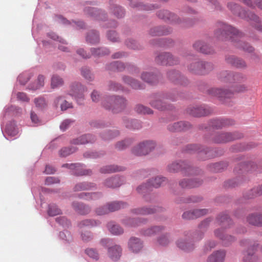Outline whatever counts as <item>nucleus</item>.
Segmentation results:
<instances>
[{"mask_svg":"<svg viewBox=\"0 0 262 262\" xmlns=\"http://www.w3.org/2000/svg\"><path fill=\"white\" fill-rule=\"evenodd\" d=\"M214 35L219 39H230L232 41L236 42V46L245 51L250 53L254 51V48L252 46L239 40L243 36V33L231 26L222 24L221 28L215 31Z\"/></svg>","mask_w":262,"mask_h":262,"instance_id":"obj_1","label":"nucleus"},{"mask_svg":"<svg viewBox=\"0 0 262 262\" xmlns=\"http://www.w3.org/2000/svg\"><path fill=\"white\" fill-rule=\"evenodd\" d=\"M248 91V86L245 83L236 84L233 91L224 90L219 88H212L209 90L211 95L217 97L222 101L225 102L226 99L231 98L235 93H245Z\"/></svg>","mask_w":262,"mask_h":262,"instance_id":"obj_2","label":"nucleus"},{"mask_svg":"<svg viewBox=\"0 0 262 262\" xmlns=\"http://www.w3.org/2000/svg\"><path fill=\"white\" fill-rule=\"evenodd\" d=\"M126 100L122 97L112 96L107 98L102 102L106 109L112 110L114 113L122 111L126 106Z\"/></svg>","mask_w":262,"mask_h":262,"instance_id":"obj_3","label":"nucleus"},{"mask_svg":"<svg viewBox=\"0 0 262 262\" xmlns=\"http://www.w3.org/2000/svg\"><path fill=\"white\" fill-rule=\"evenodd\" d=\"M220 79L226 83H241L246 80V77L241 73H234L230 71H225L221 72Z\"/></svg>","mask_w":262,"mask_h":262,"instance_id":"obj_4","label":"nucleus"},{"mask_svg":"<svg viewBox=\"0 0 262 262\" xmlns=\"http://www.w3.org/2000/svg\"><path fill=\"white\" fill-rule=\"evenodd\" d=\"M213 68V65L209 62L196 61L192 63L188 67L189 70L196 74H205L211 71Z\"/></svg>","mask_w":262,"mask_h":262,"instance_id":"obj_5","label":"nucleus"},{"mask_svg":"<svg viewBox=\"0 0 262 262\" xmlns=\"http://www.w3.org/2000/svg\"><path fill=\"white\" fill-rule=\"evenodd\" d=\"M228 7L234 13L237 14L239 16L243 18H249V19L252 20L256 23L260 22L259 18L255 14L247 12L237 5L230 3L228 4Z\"/></svg>","mask_w":262,"mask_h":262,"instance_id":"obj_6","label":"nucleus"},{"mask_svg":"<svg viewBox=\"0 0 262 262\" xmlns=\"http://www.w3.org/2000/svg\"><path fill=\"white\" fill-rule=\"evenodd\" d=\"M156 146V143L152 141H146L140 143L135 147L132 152L137 156H142L148 154Z\"/></svg>","mask_w":262,"mask_h":262,"instance_id":"obj_7","label":"nucleus"},{"mask_svg":"<svg viewBox=\"0 0 262 262\" xmlns=\"http://www.w3.org/2000/svg\"><path fill=\"white\" fill-rule=\"evenodd\" d=\"M242 137V135L239 133H222L214 138V142L216 143H226L238 139Z\"/></svg>","mask_w":262,"mask_h":262,"instance_id":"obj_8","label":"nucleus"},{"mask_svg":"<svg viewBox=\"0 0 262 262\" xmlns=\"http://www.w3.org/2000/svg\"><path fill=\"white\" fill-rule=\"evenodd\" d=\"M156 61L158 64L171 66L177 64L178 59L169 53H162L156 58Z\"/></svg>","mask_w":262,"mask_h":262,"instance_id":"obj_9","label":"nucleus"},{"mask_svg":"<svg viewBox=\"0 0 262 262\" xmlns=\"http://www.w3.org/2000/svg\"><path fill=\"white\" fill-rule=\"evenodd\" d=\"M165 181V178L164 177H156L154 180H151L147 185H142L139 186L137 190L139 193L146 192L149 189V186H152L154 187L157 188L160 187L163 183Z\"/></svg>","mask_w":262,"mask_h":262,"instance_id":"obj_10","label":"nucleus"},{"mask_svg":"<svg viewBox=\"0 0 262 262\" xmlns=\"http://www.w3.org/2000/svg\"><path fill=\"white\" fill-rule=\"evenodd\" d=\"M126 206V204L124 203H119L117 202H113L107 204L108 208L103 211H100V208H97L95 210L96 213L99 215H102L107 214L110 212L116 211L121 208H124Z\"/></svg>","mask_w":262,"mask_h":262,"instance_id":"obj_11","label":"nucleus"},{"mask_svg":"<svg viewBox=\"0 0 262 262\" xmlns=\"http://www.w3.org/2000/svg\"><path fill=\"white\" fill-rule=\"evenodd\" d=\"M85 89L80 83H74L71 85L69 95L74 97L76 99H82Z\"/></svg>","mask_w":262,"mask_h":262,"instance_id":"obj_12","label":"nucleus"},{"mask_svg":"<svg viewBox=\"0 0 262 262\" xmlns=\"http://www.w3.org/2000/svg\"><path fill=\"white\" fill-rule=\"evenodd\" d=\"M187 113L194 117H202L210 113L209 109L204 106H190L187 110Z\"/></svg>","mask_w":262,"mask_h":262,"instance_id":"obj_13","label":"nucleus"},{"mask_svg":"<svg viewBox=\"0 0 262 262\" xmlns=\"http://www.w3.org/2000/svg\"><path fill=\"white\" fill-rule=\"evenodd\" d=\"M158 17L165 20H169L171 22L180 24L181 20L177 15L170 13L167 10H160L158 13Z\"/></svg>","mask_w":262,"mask_h":262,"instance_id":"obj_14","label":"nucleus"},{"mask_svg":"<svg viewBox=\"0 0 262 262\" xmlns=\"http://www.w3.org/2000/svg\"><path fill=\"white\" fill-rule=\"evenodd\" d=\"M208 212V210L206 209H196L192 211H186L183 214V218L187 220L194 219L202 215H204Z\"/></svg>","mask_w":262,"mask_h":262,"instance_id":"obj_15","label":"nucleus"},{"mask_svg":"<svg viewBox=\"0 0 262 262\" xmlns=\"http://www.w3.org/2000/svg\"><path fill=\"white\" fill-rule=\"evenodd\" d=\"M69 168L74 170V174L77 176H89L92 173L91 169H85L80 164H71Z\"/></svg>","mask_w":262,"mask_h":262,"instance_id":"obj_16","label":"nucleus"},{"mask_svg":"<svg viewBox=\"0 0 262 262\" xmlns=\"http://www.w3.org/2000/svg\"><path fill=\"white\" fill-rule=\"evenodd\" d=\"M176 245L179 249L187 252L192 250L194 248L193 244L186 237L179 238Z\"/></svg>","mask_w":262,"mask_h":262,"instance_id":"obj_17","label":"nucleus"},{"mask_svg":"<svg viewBox=\"0 0 262 262\" xmlns=\"http://www.w3.org/2000/svg\"><path fill=\"white\" fill-rule=\"evenodd\" d=\"M193 47L196 50L206 54H210L213 53V50L202 41H197L193 45Z\"/></svg>","mask_w":262,"mask_h":262,"instance_id":"obj_18","label":"nucleus"},{"mask_svg":"<svg viewBox=\"0 0 262 262\" xmlns=\"http://www.w3.org/2000/svg\"><path fill=\"white\" fill-rule=\"evenodd\" d=\"M191 125L187 122H178L168 125V129L171 132H180L189 128Z\"/></svg>","mask_w":262,"mask_h":262,"instance_id":"obj_19","label":"nucleus"},{"mask_svg":"<svg viewBox=\"0 0 262 262\" xmlns=\"http://www.w3.org/2000/svg\"><path fill=\"white\" fill-rule=\"evenodd\" d=\"M128 246L130 250L134 253L139 252L143 247L141 240L136 237H131L129 240Z\"/></svg>","mask_w":262,"mask_h":262,"instance_id":"obj_20","label":"nucleus"},{"mask_svg":"<svg viewBox=\"0 0 262 262\" xmlns=\"http://www.w3.org/2000/svg\"><path fill=\"white\" fill-rule=\"evenodd\" d=\"M226 61L233 66L239 69L245 68L247 64L243 59L234 56H230L226 58Z\"/></svg>","mask_w":262,"mask_h":262,"instance_id":"obj_21","label":"nucleus"},{"mask_svg":"<svg viewBox=\"0 0 262 262\" xmlns=\"http://www.w3.org/2000/svg\"><path fill=\"white\" fill-rule=\"evenodd\" d=\"M202 182V180L199 179L188 180L184 179L180 181L179 185L182 188H192L200 186Z\"/></svg>","mask_w":262,"mask_h":262,"instance_id":"obj_22","label":"nucleus"},{"mask_svg":"<svg viewBox=\"0 0 262 262\" xmlns=\"http://www.w3.org/2000/svg\"><path fill=\"white\" fill-rule=\"evenodd\" d=\"M123 182L120 177L115 176L108 178L104 182V185L110 188H115L120 186Z\"/></svg>","mask_w":262,"mask_h":262,"instance_id":"obj_23","label":"nucleus"},{"mask_svg":"<svg viewBox=\"0 0 262 262\" xmlns=\"http://www.w3.org/2000/svg\"><path fill=\"white\" fill-rule=\"evenodd\" d=\"M225 257L224 251H216L208 257L207 262H223Z\"/></svg>","mask_w":262,"mask_h":262,"instance_id":"obj_24","label":"nucleus"},{"mask_svg":"<svg viewBox=\"0 0 262 262\" xmlns=\"http://www.w3.org/2000/svg\"><path fill=\"white\" fill-rule=\"evenodd\" d=\"M122 249L120 246L115 245L110 248L108 250V253L110 257L113 260H117L121 256Z\"/></svg>","mask_w":262,"mask_h":262,"instance_id":"obj_25","label":"nucleus"},{"mask_svg":"<svg viewBox=\"0 0 262 262\" xmlns=\"http://www.w3.org/2000/svg\"><path fill=\"white\" fill-rule=\"evenodd\" d=\"M216 237H219L225 245H228L230 242L234 241V237L231 235H225L223 230L217 229L214 231Z\"/></svg>","mask_w":262,"mask_h":262,"instance_id":"obj_26","label":"nucleus"},{"mask_svg":"<svg viewBox=\"0 0 262 262\" xmlns=\"http://www.w3.org/2000/svg\"><path fill=\"white\" fill-rule=\"evenodd\" d=\"M94 137L92 135H84L80 136L77 139H74L72 141L74 144H84L88 143H92L94 142Z\"/></svg>","mask_w":262,"mask_h":262,"instance_id":"obj_27","label":"nucleus"},{"mask_svg":"<svg viewBox=\"0 0 262 262\" xmlns=\"http://www.w3.org/2000/svg\"><path fill=\"white\" fill-rule=\"evenodd\" d=\"M165 228L163 226H155L143 230L142 234L145 236H150L163 231Z\"/></svg>","mask_w":262,"mask_h":262,"instance_id":"obj_28","label":"nucleus"},{"mask_svg":"<svg viewBox=\"0 0 262 262\" xmlns=\"http://www.w3.org/2000/svg\"><path fill=\"white\" fill-rule=\"evenodd\" d=\"M162 210L163 209L161 207H157L156 208H148L143 207L141 208L135 209L133 210V211L135 213L138 214L146 215L152 214L156 212H160L162 211Z\"/></svg>","mask_w":262,"mask_h":262,"instance_id":"obj_29","label":"nucleus"},{"mask_svg":"<svg viewBox=\"0 0 262 262\" xmlns=\"http://www.w3.org/2000/svg\"><path fill=\"white\" fill-rule=\"evenodd\" d=\"M171 32L170 29H164L163 27H156L151 28L149 34L152 36L167 35Z\"/></svg>","mask_w":262,"mask_h":262,"instance_id":"obj_30","label":"nucleus"},{"mask_svg":"<svg viewBox=\"0 0 262 262\" xmlns=\"http://www.w3.org/2000/svg\"><path fill=\"white\" fill-rule=\"evenodd\" d=\"M72 206L78 213L82 215L88 214L91 211V208L89 206L78 202H73Z\"/></svg>","mask_w":262,"mask_h":262,"instance_id":"obj_31","label":"nucleus"},{"mask_svg":"<svg viewBox=\"0 0 262 262\" xmlns=\"http://www.w3.org/2000/svg\"><path fill=\"white\" fill-rule=\"evenodd\" d=\"M141 79L148 83H155L157 82V76L151 73L143 72L141 74Z\"/></svg>","mask_w":262,"mask_h":262,"instance_id":"obj_32","label":"nucleus"},{"mask_svg":"<svg viewBox=\"0 0 262 262\" xmlns=\"http://www.w3.org/2000/svg\"><path fill=\"white\" fill-rule=\"evenodd\" d=\"M247 221L250 224L262 226V215L251 214L248 217Z\"/></svg>","mask_w":262,"mask_h":262,"instance_id":"obj_33","label":"nucleus"},{"mask_svg":"<svg viewBox=\"0 0 262 262\" xmlns=\"http://www.w3.org/2000/svg\"><path fill=\"white\" fill-rule=\"evenodd\" d=\"M96 185L94 183L89 182H82L77 184L75 187V191H83L89 190L92 188H95Z\"/></svg>","mask_w":262,"mask_h":262,"instance_id":"obj_34","label":"nucleus"},{"mask_svg":"<svg viewBox=\"0 0 262 262\" xmlns=\"http://www.w3.org/2000/svg\"><path fill=\"white\" fill-rule=\"evenodd\" d=\"M217 221L219 224L225 227H229L231 224V220L228 217L227 214L222 213L219 215L217 218Z\"/></svg>","mask_w":262,"mask_h":262,"instance_id":"obj_35","label":"nucleus"},{"mask_svg":"<svg viewBox=\"0 0 262 262\" xmlns=\"http://www.w3.org/2000/svg\"><path fill=\"white\" fill-rule=\"evenodd\" d=\"M122 167L117 165H108L103 167L100 169V172L103 173H111L123 170Z\"/></svg>","mask_w":262,"mask_h":262,"instance_id":"obj_36","label":"nucleus"},{"mask_svg":"<svg viewBox=\"0 0 262 262\" xmlns=\"http://www.w3.org/2000/svg\"><path fill=\"white\" fill-rule=\"evenodd\" d=\"M123 79L124 82L129 84L134 89H140L142 88V85H141L138 81L129 77H124Z\"/></svg>","mask_w":262,"mask_h":262,"instance_id":"obj_37","label":"nucleus"},{"mask_svg":"<svg viewBox=\"0 0 262 262\" xmlns=\"http://www.w3.org/2000/svg\"><path fill=\"white\" fill-rule=\"evenodd\" d=\"M108 228L113 234L119 235L123 232V229L119 225L114 224L113 223H108Z\"/></svg>","mask_w":262,"mask_h":262,"instance_id":"obj_38","label":"nucleus"},{"mask_svg":"<svg viewBox=\"0 0 262 262\" xmlns=\"http://www.w3.org/2000/svg\"><path fill=\"white\" fill-rule=\"evenodd\" d=\"M124 64L120 61H115L111 63L108 67V69L111 71H122L125 68Z\"/></svg>","mask_w":262,"mask_h":262,"instance_id":"obj_39","label":"nucleus"},{"mask_svg":"<svg viewBox=\"0 0 262 262\" xmlns=\"http://www.w3.org/2000/svg\"><path fill=\"white\" fill-rule=\"evenodd\" d=\"M163 103H164L160 99L157 98L154 99L150 102V105L152 107L160 110H164L167 108L166 105L163 104Z\"/></svg>","mask_w":262,"mask_h":262,"instance_id":"obj_40","label":"nucleus"},{"mask_svg":"<svg viewBox=\"0 0 262 262\" xmlns=\"http://www.w3.org/2000/svg\"><path fill=\"white\" fill-rule=\"evenodd\" d=\"M99 40L98 34L95 31H91L86 37V41L92 44L98 42Z\"/></svg>","mask_w":262,"mask_h":262,"instance_id":"obj_41","label":"nucleus"},{"mask_svg":"<svg viewBox=\"0 0 262 262\" xmlns=\"http://www.w3.org/2000/svg\"><path fill=\"white\" fill-rule=\"evenodd\" d=\"M254 246L249 249L248 251L245 253L244 260L245 262H254L255 257L253 256Z\"/></svg>","mask_w":262,"mask_h":262,"instance_id":"obj_42","label":"nucleus"},{"mask_svg":"<svg viewBox=\"0 0 262 262\" xmlns=\"http://www.w3.org/2000/svg\"><path fill=\"white\" fill-rule=\"evenodd\" d=\"M99 224L100 223L96 221L86 219L81 221L79 224V226L81 228L84 227H94Z\"/></svg>","mask_w":262,"mask_h":262,"instance_id":"obj_43","label":"nucleus"},{"mask_svg":"<svg viewBox=\"0 0 262 262\" xmlns=\"http://www.w3.org/2000/svg\"><path fill=\"white\" fill-rule=\"evenodd\" d=\"M63 81L61 78L57 75H54L51 79V87L53 89L61 86Z\"/></svg>","mask_w":262,"mask_h":262,"instance_id":"obj_44","label":"nucleus"},{"mask_svg":"<svg viewBox=\"0 0 262 262\" xmlns=\"http://www.w3.org/2000/svg\"><path fill=\"white\" fill-rule=\"evenodd\" d=\"M170 241V238L169 234H166L160 236L157 239V243L160 246H166Z\"/></svg>","mask_w":262,"mask_h":262,"instance_id":"obj_45","label":"nucleus"},{"mask_svg":"<svg viewBox=\"0 0 262 262\" xmlns=\"http://www.w3.org/2000/svg\"><path fill=\"white\" fill-rule=\"evenodd\" d=\"M143 222V220L138 218L128 219L124 221V224L129 226L135 227L140 225Z\"/></svg>","mask_w":262,"mask_h":262,"instance_id":"obj_46","label":"nucleus"},{"mask_svg":"<svg viewBox=\"0 0 262 262\" xmlns=\"http://www.w3.org/2000/svg\"><path fill=\"white\" fill-rule=\"evenodd\" d=\"M100 194L97 193H85L83 192L79 194V197L81 199H83L86 200H95L98 198Z\"/></svg>","mask_w":262,"mask_h":262,"instance_id":"obj_47","label":"nucleus"},{"mask_svg":"<svg viewBox=\"0 0 262 262\" xmlns=\"http://www.w3.org/2000/svg\"><path fill=\"white\" fill-rule=\"evenodd\" d=\"M183 163V162H181V163L177 162L172 163L168 166L167 170L170 172H177L182 169V166Z\"/></svg>","mask_w":262,"mask_h":262,"instance_id":"obj_48","label":"nucleus"},{"mask_svg":"<svg viewBox=\"0 0 262 262\" xmlns=\"http://www.w3.org/2000/svg\"><path fill=\"white\" fill-rule=\"evenodd\" d=\"M136 111L139 114H150L152 113V110L142 105H138L135 107Z\"/></svg>","mask_w":262,"mask_h":262,"instance_id":"obj_49","label":"nucleus"},{"mask_svg":"<svg viewBox=\"0 0 262 262\" xmlns=\"http://www.w3.org/2000/svg\"><path fill=\"white\" fill-rule=\"evenodd\" d=\"M48 214L50 216H55L61 213V210L56 205L51 204L49 206Z\"/></svg>","mask_w":262,"mask_h":262,"instance_id":"obj_50","label":"nucleus"},{"mask_svg":"<svg viewBox=\"0 0 262 262\" xmlns=\"http://www.w3.org/2000/svg\"><path fill=\"white\" fill-rule=\"evenodd\" d=\"M75 151L76 148L74 147H64L60 149L59 151V154L60 157H65L73 153Z\"/></svg>","mask_w":262,"mask_h":262,"instance_id":"obj_51","label":"nucleus"},{"mask_svg":"<svg viewBox=\"0 0 262 262\" xmlns=\"http://www.w3.org/2000/svg\"><path fill=\"white\" fill-rule=\"evenodd\" d=\"M91 52L93 55H96V56L107 55L110 53V51L108 49H103V48L92 49Z\"/></svg>","mask_w":262,"mask_h":262,"instance_id":"obj_52","label":"nucleus"},{"mask_svg":"<svg viewBox=\"0 0 262 262\" xmlns=\"http://www.w3.org/2000/svg\"><path fill=\"white\" fill-rule=\"evenodd\" d=\"M45 77L42 75H39L37 78L36 83L34 84L31 86V89L33 90H36L40 89L43 86Z\"/></svg>","mask_w":262,"mask_h":262,"instance_id":"obj_53","label":"nucleus"},{"mask_svg":"<svg viewBox=\"0 0 262 262\" xmlns=\"http://www.w3.org/2000/svg\"><path fill=\"white\" fill-rule=\"evenodd\" d=\"M230 124L229 121L227 120H216L213 123V127L219 128Z\"/></svg>","mask_w":262,"mask_h":262,"instance_id":"obj_54","label":"nucleus"},{"mask_svg":"<svg viewBox=\"0 0 262 262\" xmlns=\"http://www.w3.org/2000/svg\"><path fill=\"white\" fill-rule=\"evenodd\" d=\"M126 126L129 128L138 129L141 127L140 122L136 120L128 121L126 124Z\"/></svg>","mask_w":262,"mask_h":262,"instance_id":"obj_55","label":"nucleus"},{"mask_svg":"<svg viewBox=\"0 0 262 262\" xmlns=\"http://www.w3.org/2000/svg\"><path fill=\"white\" fill-rule=\"evenodd\" d=\"M132 142L130 139H126L124 141L119 142L116 144V148L119 150L123 149L126 147Z\"/></svg>","mask_w":262,"mask_h":262,"instance_id":"obj_56","label":"nucleus"},{"mask_svg":"<svg viewBox=\"0 0 262 262\" xmlns=\"http://www.w3.org/2000/svg\"><path fill=\"white\" fill-rule=\"evenodd\" d=\"M82 75L87 80L91 81L93 79V76L89 69L82 68L81 70Z\"/></svg>","mask_w":262,"mask_h":262,"instance_id":"obj_57","label":"nucleus"},{"mask_svg":"<svg viewBox=\"0 0 262 262\" xmlns=\"http://www.w3.org/2000/svg\"><path fill=\"white\" fill-rule=\"evenodd\" d=\"M85 253L90 257L95 259H98L99 257V255L98 253L93 249H87L85 250Z\"/></svg>","mask_w":262,"mask_h":262,"instance_id":"obj_58","label":"nucleus"},{"mask_svg":"<svg viewBox=\"0 0 262 262\" xmlns=\"http://www.w3.org/2000/svg\"><path fill=\"white\" fill-rule=\"evenodd\" d=\"M34 103L36 107L43 108L46 105L45 100L43 98H37L34 99Z\"/></svg>","mask_w":262,"mask_h":262,"instance_id":"obj_59","label":"nucleus"},{"mask_svg":"<svg viewBox=\"0 0 262 262\" xmlns=\"http://www.w3.org/2000/svg\"><path fill=\"white\" fill-rule=\"evenodd\" d=\"M107 38L112 41L115 42L118 41L117 34L115 31H111L107 33Z\"/></svg>","mask_w":262,"mask_h":262,"instance_id":"obj_60","label":"nucleus"},{"mask_svg":"<svg viewBox=\"0 0 262 262\" xmlns=\"http://www.w3.org/2000/svg\"><path fill=\"white\" fill-rule=\"evenodd\" d=\"M113 12L117 17H121L124 14L122 9L119 6H115L114 8Z\"/></svg>","mask_w":262,"mask_h":262,"instance_id":"obj_61","label":"nucleus"},{"mask_svg":"<svg viewBox=\"0 0 262 262\" xmlns=\"http://www.w3.org/2000/svg\"><path fill=\"white\" fill-rule=\"evenodd\" d=\"M118 135L119 132L117 130H114L113 131H111L107 133V134L104 135L103 138L105 140L110 139L116 136H118Z\"/></svg>","mask_w":262,"mask_h":262,"instance_id":"obj_62","label":"nucleus"},{"mask_svg":"<svg viewBox=\"0 0 262 262\" xmlns=\"http://www.w3.org/2000/svg\"><path fill=\"white\" fill-rule=\"evenodd\" d=\"M167 75L168 78L172 81H175L179 77V74L174 71L168 72Z\"/></svg>","mask_w":262,"mask_h":262,"instance_id":"obj_63","label":"nucleus"},{"mask_svg":"<svg viewBox=\"0 0 262 262\" xmlns=\"http://www.w3.org/2000/svg\"><path fill=\"white\" fill-rule=\"evenodd\" d=\"M59 182V180H58V179L52 177H47L45 181V183L47 185H51L52 184L57 183Z\"/></svg>","mask_w":262,"mask_h":262,"instance_id":"obj_64","label":"nucleus"}]
</instances>
